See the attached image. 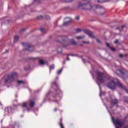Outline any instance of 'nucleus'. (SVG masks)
I'll return each instance as SVG.
<instances>
[{"label": "nucleus", "instance_id": "1", "mask_svg": "<svg viewBox=\"0 0 128 128\" xmlns=\"http://www.w3.org/2000/svg\"><path fill=\"white\" fill-rule=\"evenodd\" d=\"M16 76V72L4 76L0 81V86H6V84L14 82Z\"/></svg>", "mask_w": 128, "mask_h": 128}, {"label": "nucleus", "instance_id": "2", "mask_svg": "<svg viewBox=\"0 0 128 128\" xmlns=\"http://www.w3.org/2000/svg\"><path fill=\"white\" fill-rule=\"evenodd\" d=\"M59 40H62V41L58 40V42L62 44V46L66 47L68 46H76L78 42H76L74 38L69 39L68 40H65L64 37H59Z\"/></svg>", "mask_w": 128, "mask_h": 128}, {"label": "nucleus", "instance_id": "3", "mask_svg": "<svg viewBox=\"0 0 128 128\" xmlns=\"http://www.w3.org/2000/svg\"><path fill=\"white\" fill-rule=\"evenodd\" d=\"M80 6H85L84 9L87 10H98L99 8H104L100 5L92 6L90 4H80Z\"/></svg>", "mask_w": 128, "mask_h": 128}, {"label": "nucleus", "instance_id": "4", "mask_svg": "<svg viewBox=\"0 0 128 128\" xmlns=\"http://www.w3.org/2000/svg\"><path fill=\"white\" fill-rule=\"evenodd\" d=\"M112 120L114 124H117L118 126H116V128H122V126L124 124V122L120 118H112Z\"/></svg>", "mask_w": 128, "mask_h": 128}, {"label": "nucleus", "instance_id": "5", "mask_svg": "<svg viewBox=\"0 0 128 128\" xmlns=\"http://www.w3.org/2000/svg\"><path fill=\"white\" fill-rule=\"evenodd\" d=\"M96 76H97V80L100 82L101 84H104V82H106V80H104L105 77L104 76V74L102 72H96Z\"/></svg>", "mask_w": 128, "mask_h": 128}, {"label": "nucleus", "instance_id": "6", "mask_svg": "<svg viewBox=\"0 0 128 128\" xmlns=\"http://www.w3.org/2000/svg\"><path fill=\"white\" fill-rule=\"evenodd\" d=\"M22 45L25 48V50H27L28 52H34V47L30 44L22 43Z\"/></svg>", "mask_w": 128, "mask_h": 128}, {"label": "nucleus", "instance_id": "7", "mask_svg": "<svg viewBox=\"0 0 128 128\" xmlns=\"http://www.w3.org/2000/svg\"><path fill=\"white\" fill-rule=\"evenodd\" d=\"M52 86H56V95L54 96V98H57L58 94H62V91L58 88V85L56 84V82L54 81L53 82H52Z\"/></svg>", "mask_w": 128, "mask_h": 128}, {"label": "nucleus", "instance_id": "8", "mask_svg": "<svg viewBox=\"0 0 128 128\" xmlns=\"http://www.w3.org/2000/svg\"><path fill=\"white\" fill-rule=\"evenodd\" d=\"M108 88H110V90H116V82L114 81H110V82L108 85Z\"/></svg>", "mask_w": 128, "mask_h": 128}, {"label": "nucleus", "instance_id": "9", "mask_svg": "<svg viewBox=\"0 0 128 128\" xmlns=\"http://www.w3.org/2000/svg\"><path fill=\"white\" fill-rule=\"evenodd\" d=\"M84 34L89 36L90 38H94L96 36L94 35V32L90 31V30H84Z\"/></svg>", "mask_w": 128, "mask_h": 128}, {"label": "nucleus", "instance_id": "10", "mask_svg": "<svg viewBox=\"0 0 128 128\" xmlns=\"http://www.w3.org/2000/svg\"><path fill=\"white\" fill-rule=\"evenodd\" d=\"M118 99L116 98H111L112 106H118Z\"/></svg>", "mask_w": 128, "mask_h": 128}, {"label": "nucleus", "instance_id": "11", "mask_svg": "<svg viewBox=\"0 0 128 128\" xmlns=\"http://www.w3.org/2000/svg\"><path fill=\"white\" fill-rule=\"evenodd\" d=\"M116 74L118 76H122V74H126V72L122 70H116Z\"/></svg>", "mask_w": 128, "mask_h": 128}, {"label": "nucleus", "instance_id": "12", "mask_svg": "<svg viewBox=\"0 0 128 128\" xmlns=\"http://www.w3.org/2000/svg\"><path fill=\"white\" fill-rule=\"evenodd\" d=\"M68 20L65 22L64 24H63V26H68L70 25V22H72V19L70 18H68Z\"/></svg>", "mask_w": 128, "mask_h": 128}, {"label": "nucleus", "instance_id": "13", "mask_svg": "<svg viewBox=\"0 0 128 128\" xmlns=\"http://www.w3.org/2000/svg\"><path fill=\"white\" fill-rule=\"evenodd\" d=\"M17 84L19 86H20V84H26L27 82L26 81H22L20 80H17Z\"/></svg>", "mask_w": 128, "mask_h": 128}, {"label": "nucleus", "instance_id": "14", "mask_svg": "<svg viewBox=\"0 0 128 128\" xmlns=\"http://www.w3.org/2000/svg\"><path fill=\"white\" fill-rule=\"evenodd\" d=\"M35 104H36V103L34 102V101L32 100H29V106L30 108H34Z\"/></svg>", "mask_w": 128, "mask_h": 128}, {"label": "nucleus", "instance_id": "15", "mask_svg": "<svg viewBox=\"0 0 128 128\" xmlns=\"http://www.w3.org/2000/svg\"><path fill=\"white\" fill-rule=\"evenodd\" d=\"M39 62L40 66H44V64H46V62H44V61L42 60H40Z\"/></svg>", "mask_w": 128, "mask_h": 128}, {"label": "nucleus", "instance_id": "16", "mask_svg": "<svg viewBox=\"0 0 128 128\" xmlns=\"http://www.w3.org/2000/svg\"><path fill=\"white\" fill-rule=\"evenodd\" d=\"M86 38L85 36H78L76 37V38H77V40H82V38Z\"/></svg>", "mask_w": 128, "mask_h": 128}, {"label": "nucleus", "instance_id": "17", "mask_svg": "<svg viewBox=\"0 0 128 128\" xmlns=\"http://www.w3.org/2000/svg\"><path fill=\"white\" fill-rule=\"evenodd\" d=\"M61 2H70L72 0H60Z\"/></svg>", "mask_w": 128, "mask_h": 128}, {"label": "nucleus", "instance_id": "18", "mask_svg": "<svg viewBox=\"0 0 128 128\" xmlns=\"http://www.w3.org/2000/svg\"><path fill=\"white\" fill-rule=\"evenodd\" d=\"M22 106V108H26L27 110H28V106L26 105V103L23 104V105Z\"/></svg>", "mask_w": 128, "mask_h": 128}, {"label": "nucleus", "instance_id": "19", "mask_svg": "<svg viewBox=\"0 0 128 128\" xmlns=\"http://www.w3.org/2000/svg\"><path fill=\"white\" fill-rule=\"evenodd\" d=\"M62 48H57V52H58V54H60L62 52Z\"/></svg>", "mask_w": 128, "mask_h": 128}, {"label": "nucleus", "instance_id": "20", "mask_svg": "<svg viewBox=\"0 0 128 128\" xmlns=\"http://www.w3.org/2000/svg\"><path fill=\"white\" fill-rule=\"evenodd\" d=\"M54 69V64H52L50 66V70H52Z\"/></svg>", "mask_w": 128, "mask_h": 128}, {"label": "nucleus", "instance_id": "21", "mask_svg": "<svg viewBox=\"0 0 128 128\" xmlns=\"http://www.w3.org/2000/svg\"><path fill=\"white\" fill-rule=\"evenodd\" d=\"M40 30L43 34H46V30H44V28H42L41 29H40Z\"/></svg>", "mask_w": 128, "mask_h": 128}, {"label": "nucleus", "instance_id": "22", "mask_svg": "<svg viewBox=\"0 0 128 128\" xmlns=\"http://www.w3.org/2000/svg\"><path fill=\"white\" fill-rule=\"evenodd\" d=\"M126 28V26H118L116 28V30H120V28Z\"/></svg>", "mask_w": 128, "mask_h": 128}, {"label": "nucleus", "instance_id": "23", "mask_svg": "<svg viewBox=\"0 0 128 128\" xmlns=\"http://www.w3.org/2000/svg\"><path fill=\"white\" fill-rule=\"evenodd\" d=\"M98 2L102 3V2H106V0H97Z\"/></svg>", "mask_w": 128, "mask_h": 128}, {"label": "nucleus", "instance_id": "24", "mask_svg": "<svg viewBox=\"0 0 128 128\" xmlns=\"http://www.w3.org/2000/svg\"><path fill=\"white\" fill-rule=\"evenodd\" d=\"M96 82L98 84V86L100 88V90H102V87H100V82H98V81H96Z\"/></svg>", "mask_w": 128, "mask_h": 128}, {"label": "nucleus", "instance_id": "25", "mask_svg": "<svg viewBox=\"0 0 128 128\" xmlns=\"http://www.w3.org/2000/svg\"><path fill=\"white\" fill-rule=\"evenodd\" d=\"M62 68L59 70L58 72V74H60L62 73Z\"/></svg>", "mask_w": 128, "mask_h": 128}, {"label": "nucleus", "instance_id": "26", "mask_svg": "<svg viewBox=\"0 0 128 128\" xmlns=\"http://www.w3.org/2000/svg\"><path fill=\"white\" fill-rule=\"evenodd\" d=\"M44 18V16H37V18L38 20H40V18Z\"/></svg>", "mask_w": 128, "mask_h": 128}, {"label": "nucleus", "instance_id": "27", "mask_svg": "<svg viewBox=\"0 0 128 128\" xmlns=\"http://www.w3.org/2000/svg\"><path fill=\"white\" fill-rule=\"evenodd\" d=\"M45 18L47 20H50V16H45Z\"/></svg>", "mask_w": 128, "mask_h": 128}, {"label": "nucleus", "instance_id": "28", "mask_svg": "<svg viewBox=\"0 0 128 128\" xmlns=\"http://www.w3.org/2000/svg\"><path fill=\"white\" fill-rule=\"evenodd\" d=\"M66 56H76V54H66Z\"/></svg>", "mask_w": 128, "mask_h": 128}, {"label": "nucleus", "instance_id": "29", "mask_svg": "<svg viewBox=\"0 0 128 128\" xmlns=\"http://www.w3.org/2000/svg\"><path fill=\"white\" fill-rule=\"evenodd\" d=\"M110 50H112V52H116V48H112V47H110Z\"/></svg>", "mask_w": 128, "mask_h": 128}, {"label": "nucleus", "instance_id": "30", "mask_svg": "<svg viewBox=\"0 0 128 128\" xmlns=\"http://www.w3.org/2000/svg\"><path fill=\"white\" fill-rule=\"evenodd\" d=\"M76 32H82V30H80V28H77V29H76Z\"/></svg>", "mask_w": 128, "mask_h": 128}, {"label": "nucleus", "instance_id": "31", "mask_svg": "<svg viewBox=\"0 0 128 128\" xmlns=\"http://www.w3.org/2000/svg\"><path fill=\"white\" fill-rule=\"evenodd\" d=\"M80 16H77L76 17V20H80Z\"/></svg>", "mask_w": 128, "mask_h": 128}, {"label": "nucleus", "instance_id": "32", "mask_svg": "<svg viewBox=\"0 0 128 128\" xmlns=\"http://www.w3.org/2000/svg\"><path fill=\"white\" fill-rule=\"evenodd\" d=\"M106 46H108V48H111L110 44H108V43H106Z\"/></svg>", "mask_w": 128, "mask_h": 128}, {"label": "nucleus", "instance_id": "33", "mask_svg": "<svg viewBox=\"0 0 128 128\" xmlns=\"http://www.w3.org/2000/svg\"><path fill=\"white\" fill-rule=\"evenodd\" d=\"M24 70H30V66H28V68H26V67H24Z\"/></svg>", "mask_w": 128, "mask_h": 128}, {"label": "nucleus", "instance_id": "34", "mask_svg": "<svg viewBox=\"0 0 128 128\" xmlns=\"http://www.w3.org/2000/svg\"><path fill=\"white\" fill-rule=\"evenodd\" d=\"M96 40L98 44H102V41H100V40L99 39H96Z\"/></svg>", "mask_w": 128, "mask_h": 128}, {"label": "nucleus", "instance_id": "35", "mask_svg": "<svg viewBox=\"0 0 128 128\" xmlns=\"http://www.w3.org/2000/svg\"><path fill=\"white\" fill-rule=\"evenodd\" d=\"M114 43L116 44H118V40H116L114 41Z\"/></svg>", "mask_w": 128, "mask_h": 128}, {"label": "nucleus", "instance_id": "36", "mask_svg": "<svg viewBox=\"0 0 128 128\" xmlns=\"http://www.w3.org/2000/svg\"><path fill=\"white\" fill-rule=\"evenodd\" d=\"M83 44H90V42L83 41Z\"/></svg>", "mask_w": 128, "mask_h": 128}, {"label": "nucleus", "instance_id": "37", "mask_svg": "<svg viewBox=\"0 0 128 128\" xmlns=\"http://www.w3.org/2000/svg\"><path fill=\"white\" fill-rule=\"evenodd\" d=\"M120 58H124V55L122 54H120L119 55Z\"/></svg>", "mask_w": 128, "mask_h": 128}, {"label": "nucleus", "instance_id": "38", "mask_svg": "<svg viewBox=\"0 0 128 128\" xmlns=\"http://www.w3.org/2000/svg\"><path fill=\"white\" fill-rule=\"evenodd\" d=\"M53 102H58V100H54Z\"/></svg>", "mask_w": 128, "mask_h": 128}, {"label": "nucleus", "instance_id": "39", "mask_svg": "<svg viewBox=\"0 0 128 128\" xmlns=\"http://www.w3.org/2000/svg\"><path fill=\"white\" fill-rule=\"evenodd\" d=\"M66 60H70V58H68V56H67Z\"/></svg>", "mask_w": 128, "mask_h": 128}, {"label": "nucleus", "instance_id": "40", "mask_svg": "<svg viewBox=\"0 0 128 128\" xmlns=\"http://www.w3.org/2000/svg\"><path fill=\"white\" fill-rule=\"evenodd\" d=\"M29 60H36V58H29Z\"/></svg>", "mask_w": 128, "mask_h": 128}, {"label": "nucleus", "instance_id": "41", "mask_svg": "<svg viewBox=\"0 0 128 128\" xmlns=\"http://www.w3.org/2000/svg\"><path fill=\"white\" fill-rule=\"evenodd\" d=\"M82 60L83 62H84V64L86 62V60L82 58Z\"/></svg>", "mask_w": 128, "mask_h": 128}, {"label": "nucleus", "instance_id": "42", "mask_svg": "<svg viewBox=\"0 0 128 128\" xmlns=\"http://www.w3.org/2000/svg\"><path fill=\"white\" fill-rule=\"evenodd\" d=\"M124 56H126V58H128V54H125Z\"/></svg>", "mask_w": 128, "mask_h": 128}, {"label": "nucleus", "instance_id": "43", "mask_svg": "<svg viewBox=\"0 0 128 128\" xmlns=\"http://www.w3.org/2000/svg\"><path fill=\"white\" fill-rule=\"evenodd\" d=\"M49 94H50V92H48L46 96H49Z\"/></svg>", "mask_w": 128, "mask_h": 128}, {"label": "nucleus", "instance_id": "44", "mask_svg": "<svg viewBox=\"0 0 128 128\" xmlns=\"http://www.w3.org/2000/svg\"><path fill=\"white\" fill-rule=\"evenodd\" d=\"M54 110V112H56V110H58V108H55V109Z\"/></svg>", "mask_w": 128, "mask_h": 128}, {"label": "nucleus", "instance_id": "45", "mask_svg": "<svg viewBox=\"0 0 128 128\" xmlns=\"http://www.w3.org/2000/svg\"><path fill=\"white\" fill-rule=\"evenodd\" d=\"M124 128H128V126H124Z\"/></svg>", "mask_w": 128, "mask_h": 128}, {"label": "nucleus", "instance_id": "46", "mask_svg": "<svg viewBox=\"0 0 128 128\" xmlns=\"http://www.w3.org/2000/svg\"><path fill=\"white\" fill-rule=\"evenodd\" d=\"M16 40H18V37L16 36Z\"/></svg>", "mask_w": 128, "mask_h": 128}, {"label": "nucleus", "instance_id": "47", "mask_svg": "<svg viewBox=\"0 0 128 128\" xmlns=\"http://www.w3.org/2000/svg\"><path fill=\"white\" fill-rule=\"evenodd\" d=\"M63 64H66V61L63 62Z\"/></svg>", "mask_w": 128, "mask_h": 128}, {"label": "nucleus", "instance_id": "48", "mask_svg": "<svg viewBox=\"0 0 128 128\" xmlns=\"http://www.w3.org/2000/svg\"><path fill=\"white\" fill-rule=\"evenodd\" d=\"M24 30H24V29L22 30V32H24Z\"/></svg>", "mask_w": 128, "mask_h": 128}, {"label": "nucleus", "instance_id": "49", "mask_svg": "<svg viewBox=\"0 0 128 128\" xmlns=\"http://www.w3.org/2000/svg\"><path fill=\"white\" fill-rule=\"evenodd\" d=\"M100 96H102V91L100 92Z\"/></svg>", "mask_w": 128, "mask_h": 128}, {"label": "nucleus", "instance_id": "50", "mask_svg": "<svg viewBox=\"0 0 128 128\" xmlns=\"http://www.w3.org/2000/svg\"><path fill=\"white\" fill-rule=\"evenodd\" d=\"M104 12H103L102 14H101L102 15L104 14Z\"/></svg>", "mask_w": 128, "mask_h": 128}, {"label": "nucleus", "instance_id": "51", "mask_svg": "<svg viewBox=\"0 0 128 128\" xmlns=\"http://www.w3.org/2000/svg\"><path fill=\"white\" fill-rule=\"evenodd\" d=\"M110 108H112V106H111Z\"/></svg>", "mask_w": 128, "mask_h": 128}, {"label": "nucleus", "instance_id": "52", "mask_svg": "<svg viewBox=\"0 0 128 128\" xmlns=\"http://www.w3.org/2000/svg\"><path fill=\"white\" fill-rule=\"evenodd\" d=\"M14 40H16V37H14Z\"/></svg>", "mask_w": 128, "mask_h": 128}, {"label": "nucleus", "instance_id": "53", "mask_svg": "<svg viewBox=\"0 0 128 128\" xmlns=\"http://www.w3.org/2000/svg\"><path fill=\"white\" fill-rule=\"evenodd\" d=\"M72 0H71V2H72Z\"/></svg>", "mask_w": 128, "mask_h": 128}]
</instances>
